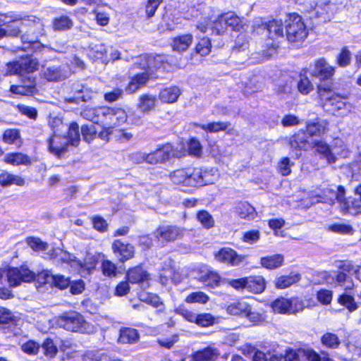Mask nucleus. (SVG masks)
Returning <instances> with one entry per match:
<instances>
[{
  "instance_id": "obj_2",
  "label": "nucleus",
  "mask_w": 361,
  "mask_h": 361,
  "mask_svg": "<svg viewBox=\"0 0 361 361\" xmlns=\"http://www.w3.org/2000/svg\"><path fill=\"white\" fill-rule=\"evenodd\" d=\"M284 27L286 39L296 47L300 46L309 35V30L302 17L296 12L286 14Z\"/></svg>"
},
{
  "instance_id": "obj_52",
  "label": "nucleus",
  "mask_w": 361,
  "mask_h": 361,
  "mask_svg": "<svg viewBox=\"0 0 361 361\" xmlns=\"http://www.w3.org/2000/svg\"><path fill=\"white\" fill-rule=\"evenodd\" d=\"M41 347L44 356L49 359L54 358L59 352V348L50 337H47L43 341Z\"/></svg>"
},
{
  "instance_id": "obj_46",
  "label": "nucleus",
  "mask_w": 361,
  "mask_h": 361,
  "mask_svg": "<svg viewBox=\"0 0 361 361\" xmlns=\"http://www.w3.org/2000/svg\"><path fill=\"white\" fill-rule=\"evenodd\" d=\"M352 61V53L348 47H342L335 59V63L339 68H346L349 66Z\"/></svg>"
},
{
  "instance_id": "obj_6",
  "label": "nucleus",
  "mask_w": 361,
  "mask_h": 361,
  "mask_svg": "<svg viewBox=\"0 0 361 361\" xmlns=\"http://www.w3.org/2000/svg\"><path fill=\"white\" fill-rule=\"evenodd\" d=\"M245 25L243 17L238 16L233 11H228L217 16L212 23L211 29L216 35H223L228 28L234 32H240L244 29Z\"/></svg>"
},
{
  "instance_id": "obj_61",
  "label": "nucleus",
  "mask_w": 361,
  "mask_h": 361,
  "mask_svg": "<svg viewBox=\"0 0 361 361\" xmlns=\"http://www.w3.org/2000/svg\"><path fill=\"white\" fill-rule=\"evenodd\" d=\"M149 61H152L151 63H152V67L154 71L159 69L165 70L171 66L168 56L164 54H156Z\"/></svg>"
},
{
  "instance_id": "obj_53",
  "label": "nucleus",
  "mask_w": 361,
  "mask_h": 361,
  "mask_svg": "<svg viewBox=\"0 0 361 361\" xmlns=\"http://www.w3.org/2000/svg\"><path fill=\"white\" fill-rule=\"evenodd\" d=\"M100 269L103 276L110 279L116 277L118 272L116 264L107 259L102 261Z\"/></svg>"
},
{
  "instance_id": "obj_20",
  "label": "nucleus",
  "mask_w": 361,
  "mask_h": 361,
  "mask_svg": "<svg viewBox=\"0 0 361 361\" xmlns=\"http://www.w3.org/2000/svg\"><path fill=\"white\" fill-rule=\"evenodd\" d=\"M9 92L16 95L33 96L37 92L36 78L35 77H24L21 78L20 84L11 85Z\"/></svg>"
},
{
  "instance_id": "obj_64",
  "label": "nucleus",
  "mask_w": 361,
  "mask_h": 361,
  "mask_svg": "<svg viewBox=\"0 0 361 361\" xmlns=\"http://www.w3.org/2000/svg\"><path fill=\"white\" fill-rule=\"evenodd\" d=\"M318 302L322 305H329L333 299V291L326 288H321L316 293Z\"/></svg>"
},
{
  "instance_id": "obj_55",
  "label": "nucleus",
  "mask_w": 361,
  "mask_h": 361,
  "mask_svg": "<svg viewBox=\"0 0 361 361\" xmlns=\"http://www.w3.org/2000/svg\"><path fill=\"white\" fill-rule=\"evenodd\" d=\"M71 285V278L66 277L62 274H54L51 281V288H56L60 290L67 289Z\"/></svg>"
},
{
  "instance_id": "obj_58",
  "label": "nucleus",
  "mask_w": 361,
  "mask_h": 361,
  "mask_svg": "<svg viewBox=\"0 0 361 361\" xmlns=\"http://www.w3.org/2000/svg\"><path fill=\"white\" fill-rule=\"evenodd\" d=\"M327 230L341 235H352L355 231L351 225L343 223H334L330 224L328 226Z\"/></svg>"
},
{
  "instance_id": "obj_45",
  "label": "nucleus",
  "mask_w": 361,
  "mask_h": 361,
  "mask_svg": "<svg viewBox=\"0 0 361 361\" xmlns=\"http://www.w3.org/2000/svg\"><path fill=\"white\" fill-rule=\"evenodd\" d=\"M199 281L207 286L214 288L221 285V277L216 271L208 270L200 276Z\"/></svg>"
},
{
  "instance_id": "obj_54",
  "label": "nucleus",
  "mask_w": 361,
  "mask_h": 361,
  "mask_svg": "<svg viewBox=\"0 0 361 361\" xmlns=\"http://www.w3.org/2000/svg\"><path fill=\"white\" fill-rule=\"evenodd\" d=\"M196 218L197 220L201 224L202 227L206 229H209L214 226V219L212 214L207 210H199L197 212Z\"/></svg>"
},
{
  "instance_id": "obj_19",
  "label": "nucleus",
  "mask_w": 361,
  "mask_h": 361,
  "mask_svg": "<svg viewBox=\"0 0 361 361\" xmlns=\"http://www.w3.org/2000/svg\"><path fill=\"white\" fill-rule=\"evenodd\" d=\"M336 73V67L330 65L324 57H320L312 63V77L320 81L331 80Z\"/></svg>"
},
{
  "instance_id": "obj_42",
  "label": "nucleus",
  "mask_w": 361,
  "mask_h": 361,
  "mask_svg": "<svg viewBox=\"0 0 361 361\" xmlns=\"http://www.w3.org/2000/svg\"><path fill=\"white\" fill-rule=\"evenodd\" d=\"M1 140L8 145L16 144L20 147L23 144L20 130L18 128L6 129L2 133Z\"/></svg>"
},
{
  "instance_id": "obj_34",
  "label": "nucleus",
  "mask_w": 361,
  "mask_h": 361,
  "mask_svg": "<svg viewBox=\"0 0 361 361\" xmlns=\"http://www.w3.org/2000/svg\"><path fill=\"white\" fill-rule=\"evenodd\" d=\"M285 258L282 254H274L262 257L259 264L262 267L267 270H274L284 264Z\"/></svg>"
},
{
  "instance_id": "obj_44",
  "label": "nucleus",
  "mask_w": 361,
  "mask_h": 361,
  "mask_svg": "<svg viewBox=\"0 0 361 361\" xmlns=\"http://www.w3.org/2000/svg\"><path fill=\"white\" fill-rule=\"evenodd\" d=\"M219 355L217 350L206 347L194 352L192 355V361H212Z\"/></svg>"
},
{
  "instance_id": "obj_13",
  "label": "nucleus",
  "mask_w": 361,
  "mask_h": 361,
  "mask_svg": "<svg viewBox=\"0 0 361 361\" xmlns=\"http://www.w3.org/2000/svg\"><path fill=\"white\" fill-rule=\"evenodd\" d=\"M337 197L342 214L353 216L361 214V197H346V190L342 185H338Z\"/></svg>"
},
{
  "instance_id": "obj_28",
  "label": "nucleus",
  "mask_w": 361,
  "mask_h": 361,
  "mask_svg": "<svg viewBox=\"0 0 361 361\" xmlns=\"http://www.w3.org/2000/svg\"><path fill=\"white\" fill-rule=\"evenodd\" d=\"M314 154L318 155L320 159H324L328 164H333L336 161V157L331 151V147L325 141L317 140L312 142Z\"/></svg>"
},
{
  "instance_id": "obj_29",
  "label": "nucleus",
  "mask_w": 361,
  "mask_h": 361,
  "mask_svg": "<svg viewBox=\"0 0 361 361\" xmlns=\"http://www.w3.org/2000/svg\"><path fill=\"white\" fill-rule=\"evenodd\" d=\"M263 28L268 32V36L270 39L283 38L285 36L284 24L281 20L271 19L267 22L262 23Z\"/></svg>"
},
{
  "instance_id": "obj_38",
  "label": "nucleus",
  "mask_w": 361,
  "mask_h": 361,
  "mask_svg": "<svg viewBox=\"0 0 361 361\" xmlns=\"http://www.w3.org/2000/svg\"><path fill=\"white\" fill-rule=\"evenodd\" d=\"M265 288L266 281L262 276H247V291L254 294H260L264 291Z\"/></svg>"
},
{
  "instance_id": "obj_50",
  "label": "nucleus",
  "mask_w": 361,
  "mask_h": 361,
  "mask_svg": "<svg viewBox=\"0 0 361 361\" xmlns=\"http://www.w3.org/2000/svg\"><path fill=\"white\" fill-rule=\"evenodd\" d=\"M338 186L336 187V191H334V189L330 188H325L321 190L319 195H318V197L320 199L319 201L328 204L329 205H333L335 202H338Z\"/></svg>"
},
{
  "instance_id": "obj_18",
  "label": "nucleus",
  "mask_w": 361,
  "mask_h": 361,
  "mask_svg": "<svg viewBox=\"0 0 361 361\" xmlns=\"http://www.w3.org/2000/svg\"><path fill=\"white\" fill-rule=\"evenodd\" d=\"M111 250L118 263L125 262L133 259L135 257V247L121 239H115L111 243Z\"/></svg>"
},
{
  "instance_id": "obj_16",
  "label": "nucleus",
  "mask_w": 361,
  "mask_h": 361,
  "mask_svg": "<svg viewBox=\"0 0 361 361\" xmlns=\"http://www.w3.org/2000/svg\"><path fill=\"white\" fill-rule=\"evenodd\" d=\"M228 314L233 316L245 317L252 322H259L263 320L262 314L253 312L252 306L246 302H235L226 307Z\"/></svg>"
},
{
  "instance_id": "obj_5",
  "label": "nucleus",
  "mask_w": 361,
  "mask_h": 361,
  "mask_svg": "<svg viewBox=\"0 0 361 361\" xmlns=\"http://www.w3.org/2000/svg\"><path fill=\"white\" fill-rule=\"evenodd\" d=\"M137 155L139 162L151 165L164 164L178 159V147L170 142L158 145L154 150L147 154L137 153Z\"/></svg>"
},
{
  "instance_id": "obj_35",
  "label": "nucleus",
  "mask_w": 361,
  "mask_h": 361,
  "mask_svg": "<svg viewBox=\"0 0 361 361\" xmlns=\"http://www.w3.org/2000/svg\"><path fill=\"white\" fill-rule=\"evenodd\" d=\"M314 18L316 19V23L321 25L331 20L333 16V11L331 6L328 3L317 4L314 8Z\"/></svg>"
},
{
  "instance_id": "obj_11",
  "label": "nucleus",
  "mask_w": 361,
  "mask_h": 361,
  "mask_svg": "<svg viewBox=\"0 0 361 361\" xmlns=\"http://www.w3.org/2000/svg\"><path fill=\"white\" fill-rule=\"evenodd\" d=\"M25 14H20L15 11L0 13V23L3 25L6 31L7 37H20L23 34L21 27L25 22Z\"/></svg>"
},
{
  "instance_id": "obj_25",
  "label": "nucleus",
  "mask_w": 361,
  "mask_h": 361,
  "mask_svg": "<svg viewBox=\"0 0 361 361\" xmlns=\"http://www.w3.org/2000/svg\"><path fill=\"white\" fill-rule=\"evenodd\" d=\"M119 109L108 106H99L92 109V117L91 121L94 123H106L113 121L116 114L118 113Z\"/></svg>"
},
{
  "instance_id": "obj_40",
  "label": "nucleus",
  "mask_w": 361,
  "mask_h": 361,
  "mask_svg": "<svg viewBox=\"0 0 361 361\" xmlns=\"http://www.w3.org/2000/svg\"><path fill=\"white\" fill-rule=\"evenodd\" d=\"M25 184V179L20 176L11 173L6 171H3L0 173V185L2 187L10 186L12 185L23 186Z\"/></svg>"
},
{
  "instance_id": "obj_63",
  "label": "nucleus",
  "mask_w": 361,
  "mask_h": 361,
  "mask_svg": "<svg viewBox=\"0 0 361 361\" xmlns=\"http://www.w3.org/2000/svg\"><path fill=\"white\" fill-rule=\"evenodd\" d=\"M91 223L92 228L99 233H105L108 231V223L104 217L99 215L92 216Z\"/></svg>"
},
{
  "instance_id": "obj_15",
  "label": "nucleus",
  "mask_w": 361,
  "mask_h": 361,
  "mask_svg": "<svg viewBox=\"0 0 361 361\" xmlns=\"http://www.w3.org/2000/svg\"><path fill=\"white\" fill-rule=\"evenodd\" d=\"M6 277L11 287H16L22 283H31L34 281L35 272L27 267H9L6 270Z\"/></svg>"
},
{
  "instance_id": "obj_22",
  "label": "nucleus",
  "mask_w": 361,
  "mask_h": 361,
  "mask_svg": "<svg viewBox=\"0 0 361 361\" xmlns=\"http://www.w3.org/2000/svg\"><path fill=\"white\" fill-rule=\"evenodd\" d=\"M125 279L131 284L142 285L149 281L150 275L144 268L143 264H139L130 267L126 271Z\"/></svg>"
},
{
  "instance_id": "obj_57",
  "label": "nucleus",
  "mask_w": 361,
  "mask_h": 361,
  "mask_svg": "<svg viewBox=\"0 0 361 361\" xmlns=\"http://www.w3.org/2000/svg\"><path fill=\"white\" fill-rule=\"evenodd\" d=\"M209 300V297L202 291L192 292L188 294L184 302L188 304L200 303L204 305Z\"/></svg>"
},
{
  "instance_id": "obj_31",
  "label": "nucleus",
  "mask_w": 361,
  "mask_h": 361,
  "mask_svg": "<svg viewBox=\"0 0 361 361\" xmlns=\"http://www.w3.org/2000/svg\"><path fill=\"white\" fill-rule=\"evenodd\" d=\"M193 42V36L191 33L177 35L172 38L171 47L173 51L183 53L188 49Z\"/></svg>"
},
{
  "instance_id": "obj_4",
  "label": "nucleus",
  "mask_w": 361,
  "mask_h": 361,
  "mask_svg": "<svg viewBox=\"0 0 361 361\" xmlns=\"http://www.w3.org/2000/svg\"><path fill=\"white\" fill-rule=\"evenodd\" d=\"M317 98L319 106L326 111L335 113L345 108L347 96L336 92L329 86L317 85Z\"/></svg>"
},
{
  "instance_id": "obj_41",
  "label": "nucleus",
  "mask_w": 361,
  "mask_h": 361,
  "mask_svg": "<svg viewBox=\"0 0 361 361\" xmlns=\"http://www.w3.org/2000/svg\"><path fill=\"white\" fill-rule=\"evenodd\" d=\"M67 128L66 139L71 146L77 147L80 142V133L79 125L76 121H72Z\"/></svg>"
},
{
  "instance_id": "obj_36",
  "label": "nucleus",
  "mask_w": 361,
  "mask_h": 361,
  "mask_svg": "<svg viewBox=\"0 0 361 361\" xmlns=\"http://www.w3.org/2000/svg\"><path fill=\"white\" fill-rule=\"evenodd\" d=\"M301 277L298 273L291 272L288 275H281L276 277L274 281L276 289H286L300 281Z\"/></svg>"
},
{
  "instance_id": "obj_8",
  "label": "nucleus",
  "mask_w": 361,
  "mask_h": 361,
  "mask_svg": "<svg viewBox=\"0 0 361 361\" xmlns=\"http://www.w3.org/2000/svg\"><path fill=\"white\" fill-rule=\"evenodd\" d=\"M24 19L23 27L25 30L20 35L23 44H32L46 35L45 26L40 18L35 15H25Z\"/></svg>"
},
{
  "instance_id": "obj_24",
  "label": "nucleus",
  "mask_w": 361,
  "mask_h": 361,
  "mask_svg": "<svg viewBox=\"0 0 361 361\" xmlns=\"http://www.w3.org/2000/svg\"><path fill=\"white\" fill-rule=\"evenodd\" d=\"M178 159L186 156L192 157H200L202 154V146L200 140L195 137H190L187 141V147L184 145L178 147Z\"/></svg>"
},
{
  "instance_id": "obj_3",
  "label": "nucleus",
  "mask_w": 361,
  "mask_h": 361,
  "mask_svg": "<svg viewBox=\"0 0 361 361\" xmlns=\"http://www.w3.org/2000/svg\"><path fill=\"white\" fill-rule=\"evenodd\" d=\"M66 124L59 118H54L51 123L52 134L47 140V150L57 159H62L68 152L69 146H71L65 135L61 133L66 128Z\"/></svg>"
},
{
  "instance_id": "obj_10",
  "label": "nucleus",
  "mask_w": 361,
  "mask_h": 361,
  "mask_svg": "<svg viewBox=\"0 0 361 361\" xmlns=\"http://www.w3.org/2000/svg\"><path fill=\"white\" fill-rule=\"evenodd\" d=\"M174 312L187 322L195 324L202 328L213 326L216 320L214 316L211 313H197L195 310L187 307L184 304H180L174 309Z\"/></svg>"
},
{
  "instance_id": "obj_49",
  "label": "nucleus",
  "mask_w": 361,
  "mask_h": 361,
  "mask_svg": "<svg viewBox=\"0 0 361 361\" xmlns=\"http://www.w3.org/2000/svg\"><path fill=\"white\" fill-rule=\"evenodd\" d=\"M337 302L350 313L358 309V304L354 297L347 293L339 295L337 298Z\"/></svg>"
},
{
  "instance_id": "obj_51",
  "label": "nucleus",
  "mask_w": 361,
  "mask_h": 361,
  "mask_svg": "<svg viewBox=\"0 0 361 361\" xmlns=\"http://www.w3.org/2000/svg\"><path fill=\"white\" fill-rule=\"evenodd\" d=\"M320 341L323 346L329 349H336L341 344L338 336L330 332L324 333L322 336Z\"/></svg>"
},
{
  "instance_id": "obj_14",
  "label": "nucleus",
  "mask_w": 361,
  "mask_h": 361,
  "mask_svg": "<svg viewBox=\"0 0 361 361\" xmlns=\"http://www.w3.org/2000/svg\"><path fill=\"white\" fill-rule=\"evenodd\" d=\"M337 271L335 275V281L340 286L345 284L346 282H350L353 286L352 276L357 275L360 269V266L355 264L352 260L341 259L336 261ZM353 287L346 288L347 289H352Z\"/></svg>"
},
{
  "instance_id": "obj_33",
  "label": "nucleus",
  "mask_w": 361,
  "mask_h": 361,
  "mask_svg": "<svg viewBox=\"0 0 361 361\" xmlns=\"http://www.w3.org/2000/svg\"><path fill=\"white\" fill-rule=\"evenodd\" d=\"M4 162L11 166H30L32 164L31 157L23 152H13L6 154L4 157Z\"/></svg>"
},
{
  "instance_id": "obj_62",
  "label": "nucleus",
  "mask_w": 361,
  "mask_h": 361,
  "mask_svg": "<svg viewBox=\"0 0 361 361\" xmlns=\"http://www.w3.org/2000/svg\"><path fill=\"white\" fill-rule=\"evenodd\" d=\"M176 273L172 269H164L162 273H160L158 276V282L163 286H166L171 280L175 284L180 283V279H176Z\"/></svg>"
},
{
  "instance_id": "obj_23",
  "label": "nucleus",
  "mask_w": 361,
  "mask_h": 361,
  "mask_svg": "<svg viewBox=\"0 0 361 361\" xmlns=\"http://www.w3.org/2000/svg\"><path fill=\"white\" fill-rule=\"evenodd\" d=\"M20 318L6 307L0 306V330L5 333L13 331L18 325Z\"/></svg>"
},
{
  "instance_id": "obj_48",
  "label": "nucleus",
  "mask_w": 361,
  "mask_h": 361,
  "mask_svg": "<svg viewBox=\"0 0 361 361\" xmlns=\"http://www.w3.org/2000/svg\"><path fill=\"white\" fill-rule=\"evenodd\" d=\"M212 44L211 39L207 36L200 38L196 43L194 51L201 56H206L212 51Z\"/></svg>"
},
{
  "instance_id": "obj_27",
  "label": "nucleus",
  "mask_w": 361,
  "mask_h": 361,
  "mask_svg": "<svg viewBox=\"0 0 361 361\" xmlns=\"http://www.w3.org/2000/svg\"><path fill=\"white\" fill-rule=\"evenodd\" d=\"M151 73L152 72L149 71L134 74L130 78L126 87V92L132 94L145 86L150 80Z\"/></svg>"
},
{
  "instance_id": "obj_37",
  "label": "nucleus",
  "mask_w": 361,
  "mask_h": 361,
  "mask_svg": "<svg viewBox=\"0 0 361 361\" xmlns=\"http://www.w3.org/2000/svg\"><path fill=\"white\" fill-rule=\"evenodd\" d=\"M51 26L54 31L64 32L73 27V22L69 16L62 14L52 19Z\"/></svg>"
},
{
  "instance_id": "obj_59",
  "label": "nucleus",
  "mask_w": 361,
  "mask_h": 361,
  "mask_svg": "<svg viewBox=\"0 0 361 361\" xmlns=\"http://www.w3.org/2000/svg\"><path fill=\"white\" fill-rule=\"evenodd\" d=\"M238 215L241 219H252L255 216V209L248 202L240 203L236 207Z\"/></svg>"
},
{
  "instance_id": "obj_39",
  "label": "nucleus",
  "mask_w": 361,
  "mask_h": 361,
  "mask_svg": "<svg viewBox=\"0 0 361 361\" xmlns=\"http://www.w3.org/2000/svg\"><path fill=\"white\" fill-rule=\"evenodd\" d=\"M140 339V334L137 329L130 327H122L120 329L118 342L125 344H133Z\"/></svg>"
},
{
  "instance_id": "obj_56",
  "label": "nucleus",
  "mask_w": 361,
  "mask_h": 361,
  "mask_svg": "<svg viewBox=\"0 0 361 361\" xmlns=\"http://www.w3.org/2000/svg\"><path fill=\"white\" fill-rule=\"evenodd\" d=\"M82 139L86 142L90 143L97 137V130L94 124H84L80 127Z\"/></svg>"
},
{
  "instance_id": "obj_32",
  "label": "nucleus",
  "mask_w": 361,
  "mask_h": 361,
  "mask_svg": "<svg viewBox=\"0 0 361 361\" xmlns=\"http://www.w3.org/2000/svg\"><path fill=\"white\" fill-rule=\"evenodd\" d=\"M181 94V90L176 85L162 88L158 94V98L162 104H173L176 102Z\"/></svg>"
},
{
  "instance_id": "obj_17",
  "label": "nucleus",
  "mask_w": 361,
  "mask_h": 361,
  "mask_svg": "<svg viewBox=\"0 0 361 361\" xmlns=\"http://www.w3.org/2000/svg\"><path fill=\"white\" fill-rule=\"evenodd\" d=\"M214 257L219 263L228 267H238L245 262V255L238 254L231 247H223L214 253Z\"/></svg>"
},
{
  "instance_id": "obj_26",
  "label": "nucleus",
  "mask_w": 361,
  "mask_h": 361,
  "mask_svg": "<svg viewBox=\"0 0 361 361\" xmlns=\"http://www.w3.org/2000/svg\"><path fill=\"white\" fill-rule=\"evenodd\" d=\"M288 143L293 151H306L310 146L309 137L303 129L289 136Z\"/></svg>"
},
{
  "instance_id": "obj_43",
  "label": "nucleus",
  "mask_w": 361,
  "mask_h": 361,
  "mask_svg": "<svg viewBox=\"0 0 361 361\" xmlns=\"http://www.w3.org/2000/svg\"><path fill=\"white\" fill-rule=\"evenodd\" d=\"M230 126L231 123L228 121H212L206 124H195L196 127H198L207 133H216L226 131Z\"/></svg>"
},
{
  "instance_id": "obj_1",
  "label": "nucleus",
  "mask_w": 361,
  "mask_h": 361,
  "mask_svg": "<svg viewBox=\"0 0 361 361\" xmlns=\"http://www.w3.org/2000/svg\"><path fill=\"white\" fill-rule=\"evenodd\" d=\"M169 179L180 186L198 188L213 183L212 174L207 169L188 166L171 171Z\"/></svg>"
},
{
  "instance_id": "obj_12",
  "label": "nucleus",
  "mask_w": 361,
  "mask_h": 361,
  "mask_svg": "<svg viewBox=\"0 0 361 361\" xmlns=\"http://www.w3.org/2000/svg\"><path fill=\"white\" fill-rule=\"evenodd\" d=\"M270 307L274 312L280 314H295L305 307L302 300L298 296L290 298L280 296L271 302Z\"/></svg>"
},
{
  "instance_id": "obj_9",
  "label": "nucleus",
  "mask_w": 361,
  "mask_h": 361,
  "mask_svg": "<svg viewBox=\"0 0 361 361\" xmlns=\"http://www.w3.org/2000/svg\"><path fill=\"white\" fill-rule=\"evenodd\" d=\"M56 322L59 327L71 332L87 334L90 330V325L84 316L75 311L66 312L59 315Z\"/></svg>"
},
{
  "instance_id": "obj_60",
  "label": "nucleus",
  "mask_w": 361,
  "mask_h": 361,
  "mask_svg": "<svg viewBox=\"0 0 361 361\" xmlns=\"http://www.w3.org/2000/svg\"><path fill=\"white\" fill-rule=\"evenodd\" d=\"M53 275L51 270L43 269L37 274L35 273L34 281H36L39 286L48 285L51 287Z\"/></svg>"
},
{
  "instance_id": "obj_7",
  "label": "nucleus",
  "mask_w": 361,
  "mask_h": 361,
  "mask_svg": "<svg viewBox=\"0 0 361 361\" xmlns=\"http://www.w3.org/2000/svg\"><path fill=\"white\" fill-rule=\"evenodd\" d=\"M39 61L32 54H25L18 59L6 64V75L25 76L32 74L39 68Z\"/></svg>"
},
{
  "instance_id": "obj_30",
  "label": "nucleus",
  "mask_w": 361,
  "mask_h": 361,
  "mask_svg": "<svg viewBox=\"0 0 361 361\" xmlns=\"http://www.w3.org/2000/svg\"><path fill=\"white\" fill-rule=\"evenodd\" d=\"M309 69L302 68L298 73L297 90L302 95H307L314 90V84L308 77Z\"/></svg>"
},
{
  "instance_id": "obj_21",
  "label": "nucleus",
  "mask_w": 361,
  "mask_h": 361,
  "mask_svg": "<svg viewBox=\"0 0 361 361\" xmlns=\"http://www.w3.org/2000/svg\"><path fill=\"white\" fill-rule=\"evenodd\" d=\"M154 235L158 240L171 243L180 238L183 236V232L177 226H161L154 230Z\"/></svg>"
},
{
  "instance_id": "obj_47",
  "label": "nucleus",
  "mask_w": 361,
  "mask_h": 361,
  "mask_svg": "<svg viewBox=\"0 0 361 361\" xmlns=\"http://www.w3.org/2000/svg\"><path fill=\"white\" fill-rule=\"evenodd\" d=\"M156 97L149 94H143L139 97L138 109L143 113L152 111L156 106Z\"/></svg>"
}]
</instances>
